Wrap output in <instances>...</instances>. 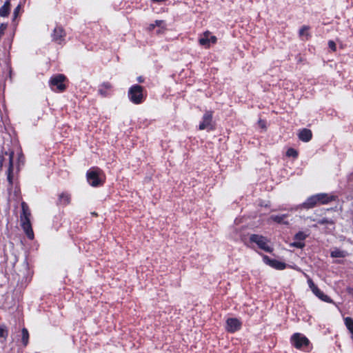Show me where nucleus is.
<instances>
[{"label": "nucleus", "instance_id": "obj_9", "mask_svg": "<svg viewBox=\"0 0 353 353\" xmlns=\"http://www.w3.org/2000/svg\"><path fill=\"white\" fill-rule=\"evenodd\" d=\"M212 112L211 111H207L203 114L202 121L200 123L199 129L200 130H211L213 129L212 125Z\"/></svg>", "mask_w": 353, "mask_h": 353}, {"label": "nucleus", "instance_id": "obj_18", "mask_svg": "<svg viewBox=\"0 0 353 353\" xmlns=\"http://www.w3.org/2000/svg\"><path fill=\"white\" fill-rule=\"evenodd\" d=\"M347 252L338 248H334L330 253L332 258H344L347 256Z\"/></svg>", "mask_w": 353, "mask_h": 353}, {"label": "nucleus", "instance_id": "obj_27", "mask_svg": "<svg viewBox=\"0 0 353 353\" xmlns=\"http://www.w3.org/2000/svg\"><path fill=\"white\" fill-rule=\"evenodd\" d=\"M8 330L5 325H2L0 327V337L6 339L8 336Z\"/></svg>", "mask_w": 353, "mask_h": 353}, {"label": "nucleus", "instance_id": "obj_19", "mask_svg": "<svg viewBox=\"0 0 353 353\" xmlns=\"http://www.w3.org/2000/svg\"><path fill=\"white\" fill-rule=\"evenodd\" d=\"M10 0H7L3 6L0 8V16L5 17H7L10 13Z\"/></svg>", "mask_w": 353, "mask_h": 353}, {"label": "nucleus", "instance_id": "obj_6", "mask_svg": "<svg viewBox=\"0 0 353 353\" xmlns=\"http://www.w3.org/2000/svg\"><path fill=\"white\" fill-rule=\"evenodd\" d=\"M250 241L256 243L260 249L265 252H271L272 251V248L268 244V239L261 235L252 234L250 236Z\"/></svg>", "mask_w": 353, "mask_h": 353}, {"label": "nucleus", "instance_id": "obj_4", "mask_svg": "<svg viewBox=\"0 0 353 353\" xmlns=\"http://www.w3.org/2000/svg\"><path fill=\"white\" fill-rule=\"evenodd\" d=\"M87 179L89 184L93 187L101 185L103 183L104 176L101 170L93 168L87 172Z\"/></svg>", "mask_w": 353, "mask_h": 353}, {"label": "nucleus", "instance_id": "obj_33", "mask_svg": "<svg viewBox=\"0 0 353 353\" xmlns=\"http://www.w3.org/2000/svg\"><path fill=\"white\" fill-rule=\"evenodd\" d=\"M4 161V157L2 155H0V171L1 170V168L3 165V163Z\"/></svg>", "mask_w": 353, "mask_h": 353}, {"label": "nucleus", "instance_id": "obj_28", "mask_svg": "<svg viewBox=\"0 0 353 353\" xmlns=\"http://www.w3.org/2000/svg\"><path fill=\"white\" fill-rule=\"evenodd\" d=\"M318 223L321 225L332 224L333 223L332 221L329 220L328 219H326V218H323V219L319 220Z\"/></svg>", "mask_w": 353, "mask_h": 353}, {"label": "nucleus", "instance_id": "obj_31", "mask_svg": "<svg viewBox=\"0 0 353 353\" xmlns=\"http://www.w3.org/2000/svg\"><path fill=\"white\" fill-rule=\"evenodd\" d=\"M328 46L332 51H336V43L333 41H330L328 42Z\"/></svg>", "mask_w": 353, "mask_h": 353}, {"label": "nucleus", "instance_id": "obj_20", "mask_svg": "<svg viewBox=\"0 0 353 353\" xmlns=\"http://www.w3.org/2000/svg\"><path fill=\"white\" fill-rule=\"evenodd\" d=\"M156 27L161 28L162 29H164L165 28V23L164 21L162 20H157L154 21V23L150 24L148 26L149 30H153Z\"/></svg>", "mask_w": 353, "mask_h": 353}, {"label": "nucleus", "instance_id": "obj_34", "mask_svg": "<svg viewBox=\"0 0 353 353\" xmlns=\"http://www.w3.org/2000/svg\"><path fill=\"white\" fill-rule=\"evenodd\" d=\"M259 125L261 128H265V123L263 121H259Z\"/></svg>", "mask_w": 353, "mask_h": 353}, {"label": "nucleus", "instance_id": "obj_1", "mask_svg": "<svg viewBox=\"0 0 353 353\" xmlns=\"http://www.w3.org/2000/svg\"><path fill=\"white\" fill-rule=\"evenodd\" d=\"M336 199V196L334 195H330L326 193L316 194L307 198V199L303 203L300 207L305 209H310L315 207L316 205L327 204Z\"/></svg>", "mask_w": 353, "mask_h": 353}, {"label": "nucleus", "instance_id": "obj_3", "mask_svg": "<svg viewBox=\"0 0 353 353\" xmlns=\"http://www.w3.org/2000/svg\"><path fill=\"white\" fill-rule=\"evenodd\" d=\"M128 97L130 101L136 105L142 103L145 99L143 88L139 85H134L129 88Z\"/></svg>", "mask_w": 353, "mask_h": 353}, {"label": "nucleus", "instance_id": "obj_21", "mask_svg": "<svg viewBox=\"0 0 353 353\" xmlns=\"http://www.w3.org/2000/svg\"><path fill=\"white\" fill-rule=\"evenodd\" d=\"M344 323L351 334L353 335V319L351 317H345Z\"/></svg>", "mask_w": 353, "mask_h": 353}, {"label": "nucleus", "instance_id": "obj_35", "mask_svg": "<svg viewBox=\"0 0 353 353\" xmlns=\"http://www.w3.org/2000/svg\"><path fill=\"white\" fill-rule=\"evenodd\" d=\"M157 33H159V34L161 33V31L159 30H158Z\"/></svg>", "mask_w": 353, "mask_h": 353}, {"label": "nucleus", "instance_id": "obj_23", "mask_svg": "<svg viewBox=\"0 0 353 353\" xmlns=\"http://www.w3.org/2000/svg\"><path fill=\"white\" fill-rule=\"evenodd\" d=\"M22 343L24 346H26L28 343L29 333L26 328L22 329Z\"/></svg>", "mask_w": 353, "mask_h": 353}, {"label": "nucleus", "instance_id": "obj_7", "mask_svg": "<svg viewBox=\"0 0 353 353\" xmlns=\"http://www.w3.org/2000/svg\"><path fill=\"white\" fill-rule=\"evenodd\" d=\"M292 345L296 349L301 350L309 345L308 339L301 333H294L290 338Z\"/></svg>", "mask_w": 353, "mask_h": 353}, {"label": "nucleus", "instance_id": "obj_17", "mask_svg": "<svg viewBox=\"0 0 353 353\" xmlns=\"http://www.w3.org/2000/svg\"><path fill=\"white\" fill-rule=\"evenodd\" d=\"M288 216V215L287 214L272 215L270 216V220L274 221L277 223L288 225L289 222L286 221Z\"/></svg>", "mask_w": 353, "mask_h": 353}, {"label": "nucleus", "instance_id": "obj_22", "mask_svg": "<svg viewBox=\"0 0 353 353\" xmlns=\"http://www.w3.org/2000/svg\"><path fill=\"white\" fill-rule=\"evenodd\" d=\"M70 201V196L67 193H62L59 195V202L63 205H67Z\"/></svg>", "mask_w": 353, "mask_h": 353}, {"label": "nucleus", "instance_id": "obj_11", "mask_svg": "<svg viewBox=\"0 0 353 353\" xmlns=\"http://www.w3.org/2000/svg\"><path fill=\"white\" fill-rule=\"evenodd\" d=\"M263 261L265 264L276 270H281L286 268V264L285 263L276 259H272L266 255L263 256Z\"/></svg>", "mask_w": 353, "mask_h": 353}, {"label": "nucleus", "instance_id": "obj_26", "mask_svg": "<svg viewBox=\"0 0 353 353\" xmlns=\"http://www.w3.org/2000/svg\"><path fill=\"white\" fill-rule=\"evenodd\" d=\"M286 155L288 157H292L293 158H296L298 157V152L294 148H289L287 150Z\"/></svg>", "mask_w": 353, "mask_h": 353}, {"label": "nucleus", "instance_id": "obj_8", "mask_svg": "<svg viewBox=\"0 0 353 353\" xmlns=\"http://www.w3.org/2000/svg\"><path fill=\"white\" fill-rule=\"evenodd\" d=\"M216 37L212 35L209 31H206L201 34L199 39V43L201 46L208 48L210 47L211 43H215L216 42Z\"/></svg>", "mask_w": 353, "mask_h": 353}, {"label": "nucleus", "instance_id": "obj_32", "mask_svg": "<svg viewBox=\"0 0 353 353\" xmlns=\"http://www.w3.org/2000/svg\"><path fill=\"white\" fill-rule=\"evenodd\" d=\"M20 9H21V6L20 5H18L16 7V8L14 9V12H13L14 19H15V18H17L18 17V14H19Z\"/></svg>", "mask_w": 353, "mask_h": 353}, {"label": "nucleus", "instance_id": "obj_24", "mask_svg": "<svg viewBox=\"0 0 353 353\" xmlns=\"http://www.w3.org/2000/svg\"><path fill=\"white\" fill-rule=\"evenodd\" d=\"M308 30H309L308 26H303L299 30L300 37H305V39H307L310 36Z\"/></svg>", "mask_w": 353, "mask_h": 353}, {"label": "nucleus", "instance_id": "obj_13", "mask_svg": "<svg viewBox=\"0 0 353 353\" xmlns=\"http://www.w3.org/2000/svg\"><path fill=\"white\" fill-rule=\"evenodd\" d=\"M6 155L8 156V168L7 171V179L10 184H12V179H13V175H12V171H13V163H12V159L14 152H6Z\"/></svg>", "mask_w": 353, "mask_h": 353}, {"label": "nucleus", "instance_id": "obj_25", "mask_svg": "<svg viewBox=\"0 0 353 353\" xmlns=\"http://www.w3.org/2000/svg\"><path fill=\"white\" fill-rule=\"evenodd\" d=\"M307 234H305L303 232H299L297 234H296L294 239L296 241H303L305 238L307 237Z\"/></svg>", "mask_w": 353, "mask_h": 353}, {"label": "nucleus", "instance_id": "obj_29", "mask_svg": "<svg viewBox=\"0 0 353 353\" xmlns=\"http://www.w3.org/2000/svg\"><path fill=\"white\" fill-rule=\"evenodd\" d=\"M292 245L298 248H302L304 247L305 244L301 241H297L296 242L292 243Z\"/></svg>", "mask_w": 353, "mask_h": 353}, {"label": "nucleus", "instance_id": "obj_5", "mask_svg": "<svg viewBox=\"0 0 353 353\" xmlns=\"http://www.w3.org/2000/svg\"><path fill=\"white\" fill-rule=\"evenodd\" d=\"M65 77L63 74H59L51 77L49 81L50 87L52 91L63 92L65 90L64 81Z\"/></svg>", "mask_w": 353, "mask_h": 353}, {"label": "nucleus", "instance_id": "obj_16", "mask_svg": "<svg viewBox=\"0 0 353 353\" xmlns=\"http://www.w3.org/2000/svg\"><path fill=\"white\" fill-rule=\"evenodd\" d=\"M298 137L300 140L303 142H308L312 137V131L307 128L302 129L298 134Z\"/></svg>", "mask_w": 353, "mask_h": 353}, {"label": "nucleus", "instance_id": "obj_10", "mask_svg": "<svg viewBox=\"0 0 353 353\" xmlns=\"http://www.w3.org/2000/svg\"><path fill=\"white\" fill-rule=\"evenodd\" d=\"M308 285L312 292L321 300L327 302L331 303L332 299L325 294L314 283L311 279L308 280Z\"/></svg>", "mask_w": 353, "mask_h": 353}, {"label": "nucleus", "instance_id": "obj_12", "mask_svg": "<svg viewBox=\"0 0 353 353\" xmlns=\"http://www.w3.org/2000/svg\"><path fill=\"white\" fill-rule=\"evenodd\" d=\"M241 327V321L236 318H230L226 321V330L229 332H234L240 330Z\"/></svg>", "mask_w": 353, "mask_h": 353}, {"label": "nucleus", "instance_id": "obj_2", "mask_svg": "<svg viewBox=\"0 0 353 353\" xmlns=\"http://www.w3.org/2000/svg\"><path fill=\"white\" fill-rule=\"evenodd\" d=\"M21 209L22 212L20 215L21 225L28 238L33 239L34 232L30 223L31 213L28 205L24 201L21 203Z\"/></svg>", "mask_w": 353, "mask_h": 353}, {"label": "nucleus", "instance_id": "obj_15", "mask_svg": "<svg viewBox=\"0 0 353 353\" xmlns=\"http://www.w3.org/2000/svg\"><path fill=\"white\" fill-rule=\"evenodd\" d=\"M64 37L65 32L63 29L61 27H56L52 34L53 40L59 43H61Z\"/></svg>", "mask_w": 353, "mask_h": 353}, {"label": "nucleus", "instance_id": "obj_30", "mask_svg": "<svg viewBox=\"0 0 353 353\" xmlns=\"http://www.w3.org/2000/svg\"><path fill=\"white\" fill-rule=\"evenodd\" d=\"M6 28H7L6 24H4V23L1 24V26H0V38L3 35Z\"/></svg>", "mask_w": 353, "mask_h": 353}, {"label": "nucleus", "instance_id": "obj_14", "mask_svg": "<svg viewBox=\"0 0 353 353\" xmlns=\"http://www.w3.org/2000/svg\"><path fill=\"white\" fill-rule=\"evenodd\" d=\"M112 88L111 83L105 82L99 85L98 92L103 97H106L111 94Z\"/></svg>", "mask_w": 353, "mask_h": 353}]
</instances>
